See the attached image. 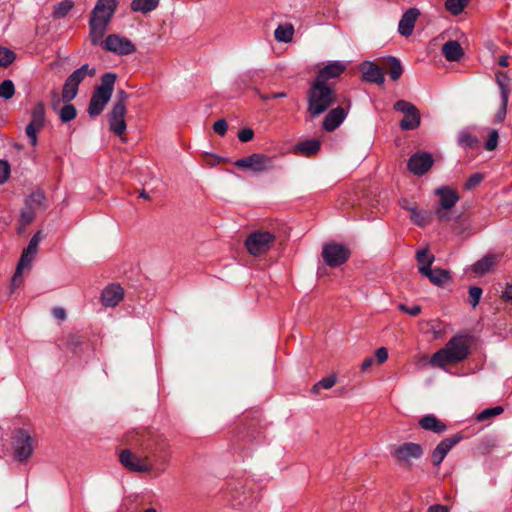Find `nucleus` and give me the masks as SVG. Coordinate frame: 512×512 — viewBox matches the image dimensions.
<instances>
[{
  "label": "nucleus",
  "mask_w": 512,
  "mask_h": 512,
  "mask_svg": "<svg viewBox=\"0 0 512 512\" xmlns=\"http://www.w3.org/2000/svg\"><path fill=\"white\" fill-rule=\"evenodd\" d=\"M227 129H228V125L224 119L217 120L213 125L214 132L221 136L226 134Z\"/></svg>",
  "instance_id": "50"
},
{
  "label": "nucleus",
  "mask_w": 512,
  "mask_h": 512,
  "mask_svg": "<svg viewBox=\"0 0 512 512\" xmlns=\"http://www.w3.org/2000/svg\"><path fill=\"white\" fill-rule=\"evenodd\" d=\"M20 217H21V222L23 225V227L20 229V232H21L26 225H28L29 223H31L33 221V219L35 218V212L33 211L32 208L27 207V208H24L21 210Z\"/></svg>",
  "instance_id": "46"
},
{
  "label": "nucleus",
  "mask_w": 512,
  "mask_h": 512,
  "mask_svg": "<svg viewBox=\"0 0 512 512\" xmlns=\"http://www.w3.org/2000/svg\"><path fill=\"white\" fill-rule=\"evenodd\" d=\"M254 132L250 128H244L238 133V138L241 142H248L252 140Z\"/></svg>",
  "instance_id": "52"
},
{
  "label": "nucleus",
  "mask_w": 512,
  "mask_h": 512,
  "mask_svg": "<svg viewBox=\"0 0 512 512\" xmlns=\"http://www.w3.org/2000/svg\"><path fill=\"white\" fill-rule=\"evenodd\" d=\"M469 354L467 341L464 337L451 338L444 348L433 354L430 364L440 368L448 364L463 361Z\"/></svg>",
  "instance_id": "3"
},
{
  "label": "nucleus",
  "mask_w": 512,
  "mask_h": 512,
  "mask_svg": "<svg viewBox=\"0 0 512 512\" xmlns=\"http://www.w3.org/2000/svg\"><path fill=\"white\" fill-rule=\"evenodd\" d=\"M467 4L468 0H446L445 7L453 15H459Z\"/></svg>",
  "instance_id": "37"
},
{
  "label": "nucleus",
  "mask_w": 512,
  "mask_h": 512,
  "mask_svg": "<svg viewBox=\"0 0 512 512\" xmlns=\"http://www.w3.org/2000/svg\"><path fill=\"white\" fill-rule=\"evenodd\" d=\"M140 196L143 198H148V195L144 191L140 194Z\"/></svg>",
  "instance_id": "63"
},
{
  "label": "nucleus",
  "mask_w": 512,
  "mask_h": 512,
  "mask_svg": "<svg viewBox=\"0 0 512 512\" xmlns=\"http://www.w3.org/2000/svg\"><path fill=\"white\" fill-rule=\"evenodd\" d=\"M362 77L364 81L382 85L385 82L384 74L379 66L371 61H364L360 65Z\"/></svg>",
  "instance_id": "20"
},
{
  "label": "nucleus",
  "mask_w": 512,
  "mask_h": 512,
  "mask_svg": "<svg viewBox=\"0 0 512 512\" xmlns=\"http://www.w3.org/2000/svg\"><path fill=\"white\" fill-rule=\"evenodd\" d=\"M498 257L496 255H486L479 261L473 264L472 270L477 275H484L488 273L497 263Z\"/></svg>",
  "instance_id": "28"
},
{
  "label": "nucleus",
  "mask_w": 512,
  "mask_h": 512,
  "mask_svg": "<svg viewBox=\"0 0 512 512\" xmlns=\"http://www.w3.org/2000/svg\"><path fill=\"white\" fill-rule=\"evenodd\" d=\"M416 259L419 266L427 265L429 267L433 264L435 257L431 255L427 249L424 248L417 251Z\"/></svg>",
  "instance_id": "43"
},
{
  "label": "nucleus",
  "mask_w": 512,
  "mask_h": 512,
  "mask_svg": "<svg viewBox=\"0 0 512 512\" xmlns=\"http://www.w3.org/2000/svg\"><path fill=\"white\" fill-rule=\"evenodd\" d=\"M477 142V138L468 132H461L458 135V144L463 148H472Z\"/></svg>",
  "instance_id": "41"
},
{
  "label": "nucleus",
  "mask_w": 512,
  "mask_h": 512,
  "mask_svg": "<svg viewBox=\"0 0 512 512\" xmlns=\"http://www.w3.org/2000/svg\"><path fill=\"white\" fill-rule=\"evenodd\" d=\"M506 108H507V103L504 104V102H502L501 108L495 116V119L497 122H502L504 120V118L506 116Z\"/></svg>",
  "instance_id": "56"
},
{
  "label": "nucleus",
  "mask_w": 512,
  "mask_h": 512,
  "mask_svg": "<svg viewBox=\"0 0 512 512\" xmlns=\"http://www.w3.org/2000/svg\"><path fill=\"white\" fill-rule=\"evenodd\" d=\"M442 53L447 61L456 62L459 61L464 52L458 41L450 40L443 44Z\"/></svg>",
  "instance_id": "26"
},
{
  "label": "nucleus",
  "mask_w": 512,
  "mask_h": 512,
  "mask_svg": "<svg viewBox=\"0 0 512 512\" xmlns=\"http://www.w3.org/2000/svg\"><path fill=\"white\" fill-rule=\"evenodd\" d=\"M419 272L427 277L431 283L436 286H441L450 280V274L447 270L435 268L431 269V266L421 265L418 266Z\"/></svg>",
  "instance_id": "22"
},
{
  "label": "nucleus",
  "mask_w": 512,
  "mask_h": 512,
  "mask_svg": "<svg viewBox=\"0 0 512 512\" xmlns=\"http://www.w3.org/2000/svg\"><path fill=\"white\" fill-rule=\"evenodd\" d=\"M385 69L393 81H397L403 73V67L400 60L394 56L387 57Z\"/></svg>",
  "instance_id": "31"
},
{
  "label": "nucleus",
  "mask_w": 512,
  "mask_h": 512,
  "mask_svg": "<svg viewBox=\"0 0 512 512\" xmlns=\"http://www.w3.org/2000/svg\"><path fill=\"white\" fill-rule=\"evenodd\" d=\"M159 5V0H132L131 10L134 12L148 13Z\"/></svg>",
  "instance_id": "32"
},
{
  "label": "nucleus",
  "mask_w": 512,
  "mask_h": 512,
  "mask_svg": "<svg viewBox=\"0 0 512 512\" xmlns=\"http://www.w3.org/2000/svg\"><path fill=\"white\" fill-rule=\"evenodd\" d=\"M496 78H497V83L500 88L501 102H504V104L508 103V98H509V93H510V89H509L510 79H509L508 75L504 72L497 73Z\"/></svg>",
  "instance_id": "33"
},
{
  "label": "nucleus",
  "mask_w": 512,
  "mask_h": 512,
  "mask_svg": "<svg viewBox=\"0 0 512 512\" xmlns=\"http://www.w3.org/2000/svg\"><path fill=\"white\" fill-rule=\"evenodd\" d=\"M503 298L509 301H512V284L506 286V289L503 294Z\"/></svg>",
  "instance_id": "59"
},
{
  "label": "nucleus",
  "mask_w": 512,
  "mask_h": 512,
  "mask_svg": "<svg viewBox=\"0 0 512 512\" xmlns=\"http://www.w3.org/2000/svg\"><path fill=\"white\" fill-rule=\"evenodd\" d=\"M499 134L495 129H490L488 133V138L485 142V149L488 151L494 150L498 145Z\"/></svg>",
  "instance_id": "44"
},
{
  "label": "nucleus",
  "mask_w": 512,
  "mask_h": 512,
  "mask_svg": "<svg viewBox=\"0 0 512 512\" xmlns=\"http://www.w3.org/2000/svg\"><path fill=\"white\" fill-rule=\"evenodd\" d=\"M434 159L430 153L417 152L413 154L408 161V169L417 176H422L430 170Z\"/></svg>",
  "instance_id": "15"
},
{
  "label": "nucleus",
  "mask_w": 512,
  "mask_h": 512,
  "mask_svg": "<svg viewBox=\"0 0 512 512\" xmlns=\"http://www.w3.org/2000/svg\"><path fill=\"white\" fill-rule=\"evenodd\" d=\"M52 315L59 320H64L66 318V311L61 307H56L52 310Z\"/></svg>",
  "instance_id": "57"
},
{
  "label": "nucleus",
  "mask_w": 512,
  "mask_h": 512,
  "mask_svg": "<svg viewBox=\"0 0 512 512\" xmlns=\"http://www.w3.org/2000/svg\"><path fill=\"white\" fill-rule=\"evenodd\" d=\"M10 165L5 160H0V184H3L9 177Z\"/></svg>",
  "instance_id": "49"
},
{
  "label": "nucleus",
  "mask_w": 512,
  "mask_h": 512,
  "mask_svg": "<svg viewBox=\"0 0 512 512\" xmlns=\"http://www.w3.org/2000/svg\"><path fill=\"white\" fill-rule=\"evenodd\" d=\"M40 241H41V232L38 231L32 236V238L30 239V241L28 243V246L24 249V251L36 256L37 250H38V245H39Z\"/></svg>",
  "instance_id": "45"
},
{
  "label": "nucleus",
  "mask_w": 512,
  "mask_h": 512,
  "mask_svg": "<svg viewBox=\"0 0 512 512\" xmlns=\"http://www.w3.org/2000/svg\"><path fill=\"white\" fill-rule=\"evenodd\" d=\"M423 454L421 445L417 443H404L394 449L392 455L400 462L410 464L413 459H419Z\"/></svg>",
  "instance_id": "16"
},
{
  "label": "nucleus",
  "mask_w": 512,
  "mask_h": 512,
  "mask_svg": "<svg viewBox=\"0 0 512 512\" xmlns=\"http://www.w3.org/2000/svg\"><path fill=\"white\" fill-rule=\"evenodd\" d=\"M336 375H330L318 381L312 388L313 393H318L320 389H330L336 384Z\"/></svg>",
  "instance_id": "40"
},
{
  "label": "nucleus",
  "mask_w": 512,
  "mask_h": 512,
  "mask_svg": "<svg viewBox=\"0 0 512 512\" xmlns=\"http://www.w3.org/2000/svg\"><path fill=\"white\" fill-rule=\"evenodd\" d=\"M421 428L427 431L434 432L436 434L444 433L447 430V426L444 422L439 420L435 415L428 414L419 420Z\"/></svg>",
  "instance_id": "25"
},
{
  "label": "nucleus",
  "mask_w": 512,
  "mask_h": 512,
  "mask_svg": "<svg viewBox=\"0 0 512 512\" xmlns=\"http://www.w3.org/2000/svg\"><path fill=\"white\" fill-rule=\"evenodd\" d=\"M346 67L345 62L331 61L318 71L315 80L326 83L329 79L339 77L346 70Z\"/></svg>",
  "instance_id": "19"
},
{
  "label": "nucleus",
  "mask_w": 512,
  "mask_h": 512,
  "mask_svg": "<svg viewBox=\"0 0 512 512\" xmlns=\"http://www.w3.org/2000/svg\"><path fill=\"white\" fill-rule=\"evenodd\" d=\"M483 178H484V176L481 173L477 172V173L472 174L468 178V180L466 181V183L464 185L465 189L471 190V189L475 188L482 182Z\"/></svg>",
  "instance_id": "48"
},
{
  "label": "nucleus",
  "mask_w": 512,
  "mask_h": 512,
  "mask_svg": "<svg viewBox=\"0 0 512 512\" xmlns=\"http://www.w3.org/2000/svg\"><path fill=\"white\" fill-rule=\"evenodd\" d=\"M34 258H35L34 255L23 250L20 260L18 262L16 271H15V274L12 279L13 285H19L21 283L23 269L29 268L31 266V263Z\"/></svg>",
  "instance_id": "29"
},
{
  "label": "nucleus",
  "mask_w": 512,
  "mask_h": 512,
  "mask_svg": "<svg viewBox=\"0 0 512 512\" xmlns=\"http://www.w3.org/2000/svg\"><path fill=\"white\" fill-rule=\"evenodd\" d=\"M123 294V289L120 285L111 284L101 294L102 304L106 307H115L122 300Z\"/></svg>",
  "instance_id": "23"
},
{
  "label": "nucleus",
  "mask_w": 512,
  "mask_h": 512,
  "mask_svg": "<svg viewBox=\"0 0 512 512\" xmlns=\"http://www.w3.org/2000/svg\"><path fill=\"white\" fill-rule=\"evenodd\" d=\"M120 463L129 471L132 472H150L152 470V464L148 457H140L130 450L125 449L121 451L119 455Z\"/></svg>",
  "instance_id": "14"
},
{
  "label": "nucleus",
  "mask_w": 512,
  "mask_h": 512,
  "mask_svg": "<svg viewBox=\"0 0 512 512\" xmlns=\"http://www.w3.org/2000/svg\"><path fill=\"white\" fill-rule=\"evenodd\" d=\"M96 45H101L105 50L119 56L130 55L136 51L132 41L119 34H110L105 39L103 37Z\"/></svg>",
  "instance_id": "8"
},
{
  "label": "nucleus",
  "mask_w": 512,
  "mask_h": 512,
  "mask_svg": "<svg viewBox=\"0 0 512 512\" xmlns=\"http://www.w3.org/2000/svg\"><path fill=\"white\" fill-rule=\"evenodd\" d=\"M15 94V86L12 80L6 79L0 83V98L11 99Z\"/></svg>",
  "instance_id": "39"
},
{
  "label": "nucleus",
  "mask_w": 512,
  "mask_h": 512,
  "mask_svg": "<svg viewBox=\"0 0 512 512\" xmlns=\"http://www.w3.org/2000/svg\"><path fill=\"white\" fill-rule=\"evenodd\" d=\"M33 438L23 429H19L14 436V457L20 462H26L33 453Z\"/></svg>",
  "instance_id": "13"
},
{
  "label": "nucleus",
  "mask_w": 512,
  "mask_h": 512,
  "mask_svg": "<svg viewBox=\"0 0 512 512\" xmlns=\"http://www.w3.org/2000/svg\"><path fill=\"white\" fill-rule=\"evenodd\" d=\"M393 108L395 111L404 115L403 119L400 121L402 130H414L419 127L421 117L415 105L406 100H398L394 103Z\"/></svg>",
  "instance_id": "9"
},
{
  "label": "nucleus",
  "mask_w": 512,
  "mask_h": 512,
  "mask_svg": "<svg viewBox=\"0 0 512 512\" xmlns=\"http://www.w3.org/2000/svg\"><path fill=\"white\" fill-rule=\"evenodd\" d=\"M74 7L73 0H63L54 6L52 16L55 19L65 17L69 11Z\"/></svg>",
  "instance_id": "35"
},
{
  "label": "nucleus",
  "mask_w": 512,
  "mask_h": 512,
  "mask_svg": "<svg viewBox=\"0 0 512 512\" xmlns=\"http://www.w3.org/2000/svg\"><path fill=\"white\" fill-rule=\"evenodd\" d=\"M482 295V289L477 286H472L469 289V302L473 308H475L481 298Z\"/></svg>",
  "instance_id": "47"
},
{
  "label": "nucleus",
  "mask_w": 512,
  "mask_h": 512,
  "mask_svg": "<svg viewBox=\"0 0 512 512\" xmlns=\"http://www.w3.org/2000/svg\"><path fill=\"white\" fill-rule=\"evenodd\" d=\"M462 440L460 434L447 437L439 442L432 451L431 460L434 466H439L445 459L448 452Z\"/></svg>",
  "instance_id": "17"
},
{
  "label": "nucleus",
  "mask_w": 512,
  "mask_h": 512,
  "mask_svg": "<svg viewBox=\"0 0 512 512\" xmlns=\"http://www.w3.org/2000/svg\"><path fill=\"white\" fill-rule=\"evenodd\" d=\"M435 194L439 197V205L436 207L435 213L441 221H447L449 219L447 211L452 209L459 201V194L456 189L450 186L438 187Z\"/></svg>",
  "instance_id": "6"
},
{
  "label": "nucleus",
  "mask_w": 512,
  "mask_h": 512,
  "mask_svg": "<svg viewBox=\"0 0 512 512\" xmlns=\"http://www.w3.org/2000/svg\"><path fill=\"white\" fill-rule=\"evenodd\" d=\"M275 241V236L268 231H256L251 233L245 246L252 256H260L267 253Z\"/></svg>",
  "instance_id": "7"
},
{
  "label": "nucleus",
  "mask_w": 512,
  "mask_h": 512,
  "mask_svg": "<svg viewBox=\"0 0 512 512\" xmlns=\"http://www.w3.org/2000/svg\"><path fill=\"white\" fill-rule=\"evenodd\" d=\"M77 115L76 108L73 104H65L59 111V118L62 122L66 123L73 120Z\"/></svg>",
  "instance_id": "38"
},
{
  "label": "nucleus",
  "mask_w": 512,
  "mask_h": 512,
  "mask_svg": "<svg viewBox=\"0 0 512 512\" xmlns=\"http://www.w3.org/2000/svg\"><path fill=\"white\" fill-rule=\"evenodd\" d=\"M347 115V109L342 106L331 109L324 117L323 128L328 132L334 131L346 119Z\"/></svg>",
  "instance_id": "21"
},
{
  "label": "nucleus",
  "mask_w": 512,
  "mask_h": 512,
  "mask_svg": "<svg viewBox=\"0 0 512 512\" xmlns=\"http://www.w3.org/2000/svg\"><path fill=\"white\" fill-rule=\"evenodd\" d=\"M373 363H374V359L372 357L366 358L361 364L362 371L368 370L372 366Z\"/></svg>",
  "instance_id": "58"
},
{
  "label": "nucleus",
  "mask_w": 512,
  "mask_h": 512,
  "mask_svg": "<svg viewBox=\"0 0 512 512\" xmlns=\"http://www.w3.org/2000/svg\"><path fill=\"white\" fill-rule=\"evenodd\" d=\"M128 97V94L124 90H118L113 105H122L126 107Z\"/></svg>",
  "instance_id": "53"
},
{
  "label": "nucleus",
  "mask_w": 512,
  "mask_h": 512,
  "mask_svg": "<svg viewBox=\"0 0 512 512\" xmlns=\"http://www.w3.org/2000/svg\"><path fill=\"white\" fill-rule=\"evenodd\" d=\"M96 75V68L89 64H83L78 69L74 70L65 80L62 89V99L64 102L72 101L78 93L79 85L87 78Z\"/></svg>",
  "instance_id": "5"
},
{
  "label": "nucleus",
  "mask_w": 512,
  "mask_h": 512,
  "mask_svg": "<svg viewBox=\"0 0 512 512\" xmlns=\"http://www.w3.org/2000/svg\"><path fill=\"white\" fill-rule=\"evenodd\" d=\"M294 35V27L291 23L280 24L274 31L276 41L282 43H289L292 41Z\"/></svg>",
  "instance_id": "30"
},
{
  "label": "nucleus",
  "mask_w": 512,
  "mask_h": 512,
  "mask_svg": "<svg viewBox=\"0 0 512 512\" xmlns=\"http://www.w3.org/2000/svg\"><path fill=\"white\" fill-rule=\"evenodd\" d=\"M429 512H448V510L445 506L434 505L429 508Z\"/></svg>",
  "instance_id": "60"
},
{
  "label": "nucleus",
  "mask_w": 512,
  "mask_h": 512,
  "mask_svg": "<svg viewBox=\"0 0 512 512\" xmlns=\"http://www.w3.org/2000/svg\"><path fill=\"white\" fill-rule=\"evenodd\" d=\"M350 256V251L342 244L328 243L323 246L322 257L330 267H338L344 264Z\"/></svg>",
  "instance_id": "11"
},
{
  "label": "nucleus",
  "mask_w": 512,
  "mask_h": 512,
  "mask_svg": "<svg viewBox=\"0 0 512 512\" xmlns=\"http://www.w3.org/2000/svg\"><path fill=\"white\" fill-rule=\"evenodd\" d=\"M499 65L502 66V67H507L509 65L508 63V57L507 56H503L499 59Z\"/></svg>",
  "instance_id": "61"
},
{
  "label": "nucleus",
  "mask_w": 512,
  "mask_h": 512,
  "mask_svg": "<svg viewBox=\"0 0 512 512\" xmlns=\"http://www.w3.org/2000/svg\"><path fill=\"white\" fill-rule=\"evenodd\" d=\"M336 101L334 89L315 80L307 91V112L311 118L324 113Z\"/></svg>",
  "instance_id": "2"
},
{
  "label": "nucleus",
  "mask_w": 512,
  "mask_h": 512,
  "mask_svg": "<svg viewBox=\"0 0 512 512\" xmlns=\"http://www.w3.org/2000/svg\"><path fill=\"white\" fill-rule=\"evenodd\" d=\"M45 125V106L38 102L31 112V120L26 126L25 132L32 146H36L38 142L37 134Z\"/></svg>",
  "instance_id": "12"
},
{
  "label": "nucleus",
  "mask_w": 512,
  "mask_h": 512,
  "mask_svg": "<svg viewBox=\"0 0 512 512\" xmlns=\"http://www.w3.org/2000/svg\"><path fill=\"white\" fill-rule=\"evenodd\" d=\"M503 411H504V409L502 406H494V407L486 408L476 416V420L478 422H483V421L489 420L495 416L500 415L501 413H503Z\"/></svg>",
  "instance_id": "36"
},
{
  "label": "nucleus",
  "mask_w": 512,
  "mask_h": 512,
  "mask_svg": "<svg viewBox=\"0 0 512 512\" xmlns=\"http://www.w3.org/2000/svg\"><path fill=\"white\" fill-rule=\"evenodd\" d=\"M116 79L117 75L112 72H107L102 75L101 84L96 87L89 102L88 114L91 117L100 115L106 104L110 101Z\"/></svg>",
  "instance_id": "4"
},
{
  "label": "nucleus",
  "mask_w": 512,
  "mask_h": 512,
  "mask_svg": "<svg viewBox=\"0 0 512 512\" xmlns=\"http://www.w3.org/2000/svg\"><path fill=\"white\" fill-rule=\"evenodd\" d=\"M144 512H157V510L155 508H147L144 510Z\"/></svg>",
  "instance_id": "62"
},
{
  "label": "nucleus",
  "mask_w": 512,
  "mask_h": 512,
  "mask_svg": "<svg viewBox=\"0 0 512 512\" xmlns=\"http://www.w3.org/2000/svg\"><path fill=\"white\" fill-rule=\"evenodd\" d=\"M297 151L303 155H312L319 151L320 142L315 139L306 140L296 146Z\"/></svg>",
  "instance_id": "34"
},
{
  "label": "nucleus",
  "mask_w": 512,
  "mask_h": 512,
  "mask_svg": "<svg viewBox=\"0 0 512 512\" xmlns=\"http://www.w3.org/2000/svg\"><path fill=\"white\" fill-rule=\"evenodd\" d=\"M118 0H97L89 19V37L92 44L101 42L118 7Z\"/></svg>",
  "instance_id": "1"
},
{
  "label": "nucleus",
  "mask_w": 512,
  "mask_h": 512,
  "mask_svg": "<svg viewBox=\"0 0 512 512\" xmlns=\"http://www.w3.org/2000/svg\"><path fill=\"white\" fill-rule=\"evenodd\" d=\"M234 165L241 169L251 170L256 173L266 172L272 170L273 159L265 154L254 153L248 157L241 158L235 161Z\"/></svg>",
  "instance_id": "10"
},
{
  "label": "nucleus",
  "mask_w": 512,
  "mask_h": 512,
  "mask_svg": "<svg viewBox=\"0 0 512 512\" xmlns=\"http://www.w3.org/2000/svg\"><path fill=\"white\" fill-rule=\"evenodd\" d=\"M377 362L382 364L388 359V351L385 347L377 348L375 351Z\"/></svg>",
  "instance_id": "54"
},
{
  "label": "nucleus",
  "mask_w": 512,
  "mask_h": 512,
  "mask_svg": "<svg viewBox=\"0 0 512 512\" xmlns=\"http://www.w3.org/2000/svg\"><path fill=\"white\" fill-rule=\"evenodd\" d=\"M15 60V53L5 47H0V67H8Z\"/></svg>",
  "instance_id": "42"
},
{
  "label": "nucleus",
  "mask_w": 512,
  "mask_h": 512,
  "mask_svg": "<svg viewBox=\"0 0 512 512\" xmlns=\"http://www.w3.org/2000/svg\"><path fill=\"white\" fill-rule=\"evenodd\" d=\"M402 206H403V208L410 211V219L414 224L423 227L431 222L432 213L430 211L418 210L414 206H406V205H402Z\"/></svg>",
  "instance_id": "27"
},
{
  "label": "nucleus",
  "mask_w": 512,
  "mask_h": 512,
  "mask_svg": "<svg viewBox=\"0 0 512 512\" xmlns=\"http://www.w3.org/2000/svg\"><path fill=\"white\" fill-rule=\"evenodd\" d=\"M259 96L263 101H268V100L277 99V98H284L287 95L285 92H277V93H272V94H259Z\"/></svg>",
  "instance_id": "55"
},
{
  "label": "nucleus",
  "mask_w": 512,
  "mask_h": 512,
  "mask_svg": "<svg viewBox=\"0 0 512 512\" xmlns=\"http://www.w3.org/2000/svg\"><path fill=\"white\" fill-rule=\"evenodd\" d=\"M399 309L401 311H403L404 313L411 315V316H417L421 311V307L419 305H413L411 307H407L404 304H400Z\"/></svg>",
  "instance_id": "51"
},
{
  "label": "nucleus",
  "mask_w": 512,
  "mask_h": 512,
  "mask_svg": "<svg viewBox=\"0 0 512 512\" xmlns=\"http://www.w3.org/2000/svg\"><path fill=\"white\" fill-rule=\"evenodd\" d=\"M419 16V11L416 8L407 10L399 21L398 31L401 35L408 37L412 34L415 22Z\"/></svg>",
  "instance_id": "24"
},
{
  "label": "nucleus",
  "mask_w": 512,
  "mask_h": 512,
  "mask_svg": "<svg viewBox=\"0 0 512 512\" xmlns=\"http://www.w3.org/2000/svg\"><path fill=\"white\" fill-rule=\"evenodd\" d=\"M125 115L126 107L122 105H112L108 114L109 128L118 136H121L127 129Z\"/></svg>",
  "instance_id": "18"
}]
</instances>
